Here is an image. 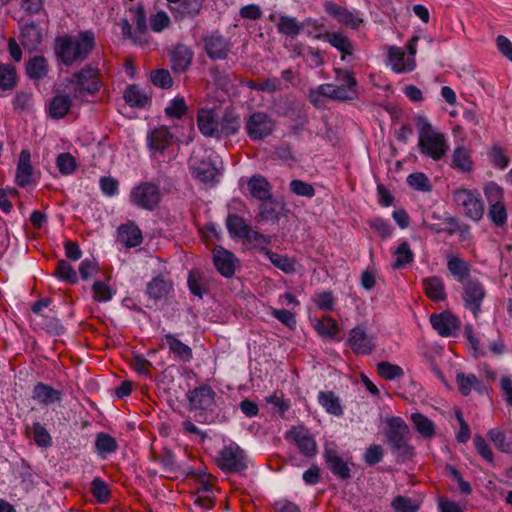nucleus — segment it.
<instances>
[{"instance_id":"e2e57ef3","label":"nucleus","mask_w":512,"mask_h":512,"mask_svg":"<svg viewBox=\"0 0 512 512\" xmlns=\"http://www.w3.org/2000/svg\"><path fill=\"white\" fill-rule=\"evenodd\" d=\"M33 439L39 447L46 448L52 444V438L49 432L39 422L33 424Z\"/></svg>"},{"instance_id":"7c9ffc66","label":"nucleus","mask_w":512,"mask_h":512,"mask_svg":"<svg viewBox=\"0 0 512 512\" xmlns=\"http://www.w3.org/2000/svg\"><path fill=\"white\" fill-rule=\"evenodd\" d=\"M447 268L456 281L462 284L466 283L470 274V265L467 261L455 254H449L447 255Z\"/></svg>"},{"instance_id":"412c9836","label":"nucleus","mask_w":512,"mask_h":512,"mask_svg":"<svg viewBox=\"0 0 512 512\" xmlns=\"http://www.w3.org/2000/svg\"><path fill=\"white\" fill-rule=\"evenodd\" d=\"M288 436L295 442L299 451L307 456L312 457L317 452V445L309 431L304 427H294L288 432Z\"/></svg>"},{"instance_id":"bf43d9fd","label":"nucleus","mask_w":512,"mask_h":512,"mask_svg":"<svg viewBox=\"0 0 512 512\" xmlns=\"http://www.w3.org/2000/svg\"><path fill=\"white\" fill-rule=\"evenodd\" d=\"M407 182L413 189L422 192H429L432 188L428 177L421 172L410 174L407 177Z\"/></svg>"},{"instance_id":"603ef678","label":"nucleus","mask_w":512,"mask_h":512,"mask_svg":"<svg viewBox=\"0 0 512 512\" xmlns=\"http://www.w3.org/2000/svg\"><path fill=\"white\" fill-rule=\"evenodd\" d=\"M239 126L238 118L233 116H223L220 118L216 137L233 135L238 131Z\"/></svg>"},{"instance_id":"39448f33","label":"nucleus","mask_w":512,"mask_h":512,"mask_svg":"<svg viewBox=\"0 0 512 512\" xmlns=\"http://www.w3.org/2000/svg\"><path fill=\"white\" fill-rule=\"evenodd\" d=\"M418 36H413L405 46V49L390 46L387 50V62L391 69L397 73H409L416 68L415 55L417 53Z\"/></svg>"},{"instance_id":"f03ea898","label":"nucleus","mask_w":512,"mask_h":512,"mask_svg":"<svg viewBox=\"0 0 512 512\" xmlns=\"http://www.w3.org/2000/svg\"><path fill=\"white\" fill-rule=\"evenodd\" d=\"M416 128L420 153L435 161L440 160L449 149L445 135L424 116L417 117Z\"/></svg>"},{"instance_id":"dca6fc26","label":"nucleus","mask_w":512,"mask_h":512,"mask_svg":"<svg viewBox=\"0 0 512 512\" xmlns=\"http://www.w3.org/2000/svg\"><path fill=\"white\" fill-rule=\"evenodd\" d=\"M324 458L331 472L340 479L350 477L348 463L340 456L334 443H328L324 449Z\"/></svg>"},{"instance_id":"473e14b6","label":"nucleus","mask_w":512,"mask_h":512,"mask_svg":"<svg viewBox=\"0 0 512 512\" xmlns=\"http://www.w3.org/2000/svg\"><path fill=\"white\" fill-rule=\"evenodd\" d=\"M452 166L465 173L471 172L473 169L471 149L465 146L455 147L452 153Z\"/></svg>"},{"instance_id":"79ce46f5","label":"nucleus","mask_w":512,"mask_h":512,"mask_svg":"<svg viewBox=\"0 0 512 512\" xmlns=\"http://www.w3.org/2000/svg\"><path fill=\"white\" fill-rule=\"evenodd\" d=\"M95 448L101 457L115 452L118 448L117 442L111 435L100 432L96 435Z\"/></svg>"},{"instance_id":"7ed1b4c3","label":"nucleus","mask_w":512,"mask_h":512,"mask_svg":"<svg viewBox=\"0 0 512 512\" xmlns=\"http://www.w3.org/2000/svg\"><path fill=\"white\" fill-rule=\"evenodd\" d=\"M101 86L99 70L89 66L74 73L63 83L64 91L69 93L74 100L79 101H83L88 95L97 93Z\"/></svg>"},{"instance_id":"a211bd4d","label":"nucleus","mask_w":512,"mask_h":512,"mask_svg":"<svg viewBox=\"0 0 512 512\" xmlns=\"http://www.w3.org/2000/svg\"><path fill=\"white\" fill-rule=\"evenodd\" d=\"M213 261L218 272L226 278H230L234 275L236 266L238 265V260L235 255L221 246L214 248Z\"/></svg>"},{"instance_id":"4be33fe9","label":"nucleus","mask_w":512,"mask_h":512,"mask_svg":"<svg viewBox=\"0 0 512 512\" xmlns=\"http://www.w3.org/2000/svg\"><path fill=\"white\" fill-rule=\"evenodd\" d=\"M219 111L214 108H202L198 112L197 123L201 133L208 137L217 136L220 122Z\"/></svg>"},{"instance_id":"9b49d317","label":"nucleus","mask_w":512,"mask_h":512,"mask_svg":"<svg viewBox=\"0 0 512 512\" xmlns=\"http://www.w3.org/2000/svg\"><path fill=\"white\" fill-rule=\"evenodd\" d=\"M308 37L311 39L323 40L337 49L342 55V61H350L355 51L354 44L343 32L313 33L308 30Z\"/></svg>"},{"instance_id":"680f3d73","label":"nucleus","mask_w":512,"mask_h":512,"mask_svg":"<svg viewBox=\"0 0 512 512\" xmlns=\"http://www.w3.org/2000/svg\"><path fill=\"white\" fill-rule=\"evenodd\" d=\"M378 373L386 380H394L404 374L400 366L385 361L378 364Z\"/></svg>"},{"instance_id":"052dcab7","label":"nucleus","mask_w":512,"mask_h":512,"mask_svg":"<svg viewBox=\"0 0 512 512\" xmlns=\"http://www.w3.org/2000/svg\"><path fill=\"white\" fill-rule=\"evenodd\" d=\"M187 111V106L183 97L172 99L165 108V113L170 118H181Z\"/></svg>"},{"instance_id":"a19ab883","label":"nucleus","mask_w":512,"mask_h":512,"mask_svg":"<svg viewBox=\"0 0 512 512\" xmlns=\"http://www.w3.org/2000/svg\"><path fill=\"white\" fill-rule=\"evenodd\" d=\"M171 289L172 284L162 277H155L147 284V294L153 300L165 298Z\"/></svg>"},{"instance_id":"4d7b16f0","label":"nucleus","mask_w":512,"mask_h":512,"mask_svg":"<svg viewBox=\"0 0 512 512\" xmlns=\"http://www.w3.org/2000/svg\"><path fill=\"white\" fill-rule=\"evenodd\" d=\"M56 166L62 175H70L76 169V160L70 153H61L57 156Z\"/></svg>"},{"instance_id":"f3484780","label":"nucleus","mask_w":512,"mask_h":512,"mask_svg":"<svg viewBox=\"0 0 512 512\" xmlns=\"http://www.w3.org/2000/svg\"><path fill=\"white\" fill-rule=\"evenodd\" d=\"M188 400L192 409L211 411L215 403V392L208 385H202L188 394Z\"/></svg>"},{"instance_id":"72a5a7b5","label":"nucleus","mask_w":512,"mask_h":512,"mask_svg":"<svg viewBox=\"0 0 512 512\" xmlns=\"http://www.w3.org/2000/svg\"><path fill=\"white\" fill-rule=\"evenodd\" d=\"M191 61L192 53L189 48L183 44L176 45L171 53L173 70L183 72L190 66Z\"/></svg>"},{"instance_id":"393cba45","label":"nucleus","mask_w":512,"mask_h":512,"mask_svg":"<svg viewBox=\"0 0 512 512\" xmlns=\"http://www.w3.org/2000/svg\"><path fill=\"white\" fill-rule=\"evenodd\" d=\"M142 240L141 230L132 221L120 225L117 229V241L126 248L137 247L142 243Z\"/></svg>"},{"instance_id":"f8f14e48","label":"nucleus","mask_w":512,"mask_h":512,"mask_svg":"<svg viewBox=\"0 0 512 512\" xmlns=\"http://www.w3.org/2000/svg\"><path fill=\"white\" fill-rule=\"evenodd\" d=\"M274 128V120L264 112L253 113L246 122V131L252 140H261L271 135Z\"/></svg>"},{"instance_id":"a878e982","label":"nucleus","mask_w":512,"mask_h":512,"mask_svg":"<svg viewBox=\"0 0 512 512\" xmlns=\"http://www.w3.org/2000/svg\"><path fill=\"white\" fill-rule=\"evenodd\" d=\"M334 72L336 75V86L339 87L340 91L349 96L347 101L356 99L358 97V82L353 72L341 68H335Z\"/></svg>"},{"instance_id":"aec40b11","label":"nucleus","mask_w":512,"mask_h":512,"mask_svg":"<svg viewBox=\"0 0 512 512\" xmlns=\"http://www.w3.org/2000/svg\"><path fill=\"white\" fill-rule=\"evenodd\" d=\"M146 140L151 151L162 153L173 143L174 135L166 126H158L148 132Z\"/></svg>"},{"instance_id":"5fc2aeb1","label":"nucleus","mask_w":512,"mask_h":512,"mask_svg":"<svg viewBox=\"0 0 512 512\" xmlns=\"http://www.w3.org/2000/svg\"><path fill=\"white\" fill-rule=\"evenodd\" d=\"M266 255L273 265L281 269L283 272L291 273L295 271V262L292 259L268 250H266Z\"/></svg>"},{"instance_id":"338daca9","label":"nucleus","mask_w":512,"mask_h":512,"mask_svg":"<svg viewBox=\"0 0 512 512\" xmlns=\"http://www.w3.org/2000/svg\"><path fill=\"white\" fill-rule=\"evenodd\" d=\"M91 491L98 502L105 503L109 497L108 485L101 479L95 478L91 484Z\"/></svg>"},{"instance_id":"8fccbe9b","label":"nucleus","mask_w":512,"mask_h":512,"mask_svg":"<svg viewBox=\"0 0 512 512\" xmlns=\"http://www.w3.org/2000/svg\"><path fill=\"white\" fill-rule=\"evenodd\" d=\"M395 256L396 260L393 264L395 269L402 268L414 260V254L410 249V245L405 241L399 244L395 251Z\"/></svg>"},{"instance_id":"2f4dec72","label":"nucleus","mask_w":512,"mask_h":512,"mask_svg":"<svg viewBox=\"0 0 512 512\" xmlns=\"http://www.w3.org/2000/svg\"><path fill=\"white\" fill-rule=\"evenodd\" d=\"M319 404L324 410L331 415L340 417L343 415L344 410L340 398L331 391H320L317 396Z\"/></svg>"},{"instance_id":"69168bd1","label":"nucleus","mask_w":512,"mask_h":512,"mask_svg":"<svg viewBox=\"0 0 512 512\" xmlns=\"http://www.w3.org/2000/svg\"><path fill=\"white\" fill-rule=\"evenodd\" d=\"M488 436L495 446L502 452L512 453V446L505 441L506 437L502 430L497 428L491 429Z\"/></svg>"},{"instance_id":"4468645a","label":"nucleus","mask_w":512,"mask_h":512,"mask_svg":"<svg viewBox=\"0 0 512 512\" xmlns=\"http://www.w3.org/2000/svg\"><path fill=\"white\" fill-rule=\"evenodd\" d=\"M347 343L356 354L368 355L375 348L374 336L368 334L362 325L354 327L349 332Z\"/></svg>"},{"instance_id":"37998d69","label":"nucleus","mask_w":512,"mask_h":512,"mask_svg":"<svg viewBox=\"0 0 512 512\" xmlns=\"http://www.w3.org/2000/svg\"><path fill=\"white\" fill-rule=\"evenodd\" d=\"M27 75L32 79H42L48 72V64L44 57L36 56L26 64Z\"/></svg>"},{"instance_id":"ddd939ff","label":"nucleus","mask_w":512,"mask_h":512,"mask_svg":"<svg viewBox=\"0 0 512 512\" xmlns=\"http://www.w3.org/2000/svg\"><path fill=\"white\" fill-rule=\"evenodd\" d=\"M485 298V289L477 280H467L463 284V301L465 307L477 318L481 312V305Z\"/></svg>"},{"instance_id":"6e6d98bb","label":"nucleus","mask_w":512,"mask_h":512,"mask_svg":"<svg viewBox=\"0 0 512 512\" xmlns=\"http://www.w3.org/2000/svg\"><path fill=\"white\" fill-rule=\"evenodd\" d=\"M16 84V71L14 67L6 64L0 65V88L11 89Z\"/></svg>"},{"instance_id":"20e7f679","label":"nucleus","mask_w":512,"mask_h":512,"mask_svg":"<svg viewBox=\"0 0 512 512\" xmlns=\"http://www.w3.org/2000/svg\"><path fill=\"white\" fill-rule=\"evenodd\" d=\"M387 425L386 436L393 453L401 457L402 460L410 459L414 454V449L409 444L410 430L408 425L401 417L388 418Z\"/></svg>"},{"instance_id":"864d4df0","label":"nucleus","mask_w":512,"mask_h":512,"mask_svg":"<svg viewBox=\"0 0 512 512\" xmlns=\"http://www.w3.org/2000/svg\"><path fill=\"white\" fill-rule=\"evenodd\" d=\"M171 24V19L165 11H158L149 17V26L153 32L160 33Z\"/></svg>"},{"instance_id":"0e129e2a","label":"nucleus","mask_w":512,"mask_h":512,"mask_svg":"<svg viewBox=\"0 0 512 512\" xmlns=\"http://www.w3.org/2000/svg\"><path fill=\"white\" fill-rule=\"evenodd\" d=\"M33 321L37 324L45 328L48 332L60 335L63 333V326L60 322L54 318L49 316H44V318H33Z\"/></svg>"},{"instance_id":"b1692460","label":"nucleus","mask_w":512,"mask_h":512,"mask_svg":"<svg viewBox=\"0 0 512 512\" xmlns=\"http://www.w3.org/2000/svg\"><path fill=\"white\" fill-rule=\"evenodd\" d=\"M32 398L39 405L48 407L60 403L63 398V393L61 390L54 389L45 383L39 382L33 388Z\"/></svg>"},{"instance_id":"1a4fd4ad","label":"nucleus","mask_w":512,"mask_h":512,"mask_svg":"<svg viewBox=\"0 0 512 512\" xmlns=\"http://www.w3.org/2000/svg\"><path fill=\"white\" fill-rule=\"evenodd\" d=\"M161 199L160 189L157 185L150 182H142L135 186L129 195V200L134 206L152 211Z\"/></svg>"},{"instance_id":"a18cd8bd","label":"nucleus","mask_w":512,"mask_h":512,"mask_svg":"<svg viewBox=\"0 0 512 512\" xmlns=\"http://www.w3.org/2000/svg\"><path fill=\"white\" fill-rule=\"evenodd\" d=\"M411 420L414 424L415 429L424 438H432L435 434V425L426 416L420 413H414L411 415Z\"/></svg>"},{"instance_id":"6ab92c4d","label":"nucleus","mask_w":512,"mask_h":512,"mask_svg":"<svg viewBox=\"0 0 512 512\" xmlns=\"http://www.w3.org/2000/svg\"><path fill=\"white\" fill-rule=\"evenodd\" d=\"M430 322L432 327L443 337L454 335L460 328L459 319L450 312L432 314Z\"/></svg>"},{"instance_id":"9d476101","label":"nucleus","mask_w":512,"mask_h":512,"mask_svg":"<svg viewBox=\"0 0 512 512\" xmlns=\"http://www.w3.org/2000/svg\"><path fill=\"white\" fill-rule=\"evenodd\" d=\"M216 463L225 472H240L247 467L244 451L234 442L219 450Z\"/></svg>"},{"instance_id":"423d86ee","label":"nucleus","mask_w":512,"mask_h":512,"mask_svg":"<svg viewBox=\"0 0 512 512\" xmlns=\"http://www.w3.org/2000/svg\"><path fill=\"white\" fill-rule=\"evenodd\" d=\"M452 197L458 210L467 218L475 222L483 218L485 205L478 190L461 187L453 192Z\"/></svg>"},{"instance_id":"de8ad7c7","label":"nucleus","mask_w":512,"mask_h":512,"mask_svg":"<svg viewBox=\"0 0 512 512\" xmlns=\"http://www.w3.org/2000/svg\"><path fill=\"white\" fill-rule=\"evenodd\" d=\"M124 99L129 105L140 108L144 107L148 101L144 91L135 85H132L125 90Z\"/></svg>"},{"instance_id":"6e6552de","label":"nucleus","mask_w":512,"mask_h":512,"mask_svg":"<svg viewBox=\"0 0 512 512\" xmlns=\"http://www.w3.org/2000/svg\"><path fill=\"white\" fill-rule=\"evenodd\" d=\"M484 195L488 203L487 216L497 227H502L507 222V209L504 204V191L495 182H489L484 186Z\"/></svg>"},{"instance_id":"ea45409f","label":"nucleus","mask_w":512,"mask_h":512,"mask_svg":"<svg viewBox=\"0 0 512 512\" xmlns=\"http://www.w3.org/2000/svg\"><path fill=\"white\" fill-rule=\"evenodd\" d=\"M250 194L261 201L270 200V185L262 176H253L248 182Z\"/></svg>"},{"instance_id":"cd10ccee","label":"nucleus","mask_w":512,"mask_h":512,"mask_svg":"<svg viewBox=\"0 0 512 512\" xmlns=\"http://www.w3.org/2000/svg\"><path fill=\"white\" fill-rule=\"evenodd\" d=\"M72 99L70 94L57 93L47 105L49 117L55 120L62 119L70 110Z\"/></svg>"},{"instance_id":"e433bc0d","label":"nucleus","mask_w":512,"mask_h":512,"mask_svg":"<svg viewBox=\"0 0 512 512\" xmlns=\"http://www.w3.org/2000/svg\"><path fill=\"white\" fill-rule=\"evenodd\" d=\"M422 283L427 297L431 300L442 301L446 298L445 285L440 277H428Z\"/></svg>"},{"instance_id":"f257e3e1","label":"nucleus","mask_w":512,"mask_h":512,"mask_svg":"<svg viewBox=\"0 0 512 512\" xmlns=\"http://www.w3.org/2000/svg\"><path fill=\"white\" fill-rule=\"evenodd\" d=\"M94 46V34L81 32L75 36H61L56 39L55 50L58 58L66 66L84 60Z\"/></svg>"},{"instance_id":"774afa93","label":"nucleus","mask_w":512,"mask_h":512,"mask_svg":"<svg viewBox=\"0 0 512 512\" xmlns=\"http://www.w3.org/2000/svg\"><path fill=\"white\" fill-rule=\"evenodd\" d=\"M392 506L398 512H417L418 510L416 502L413 499L404 496H397L394 498Z\"/></svg>"},{"instance_id":"09e8293b","label":"nucleus","mask_w":512,"mask_h":512,"mask_svg":"<svg viewBox=\"0 0 512 512\" xmlns=\"http://www.w3.org/2000/svg\"><path fill=\"white\" fill-rule=\"evenodd\" d=\"M56 276L68 284H75L78 282V275L72 265L66 260H60L57 263Z\"/></svg>"},{"instance_id":"c756f323","label":"nucleus","mask_w":512,"mask_h":512,"mask_svg":"<svg viewBox=\"0 0 512 512\" xmlns=\"http://www.w3.org/2000/svg\"><path fill=\"white\" fill-rule=\"evenodd\" d=\"M320 97H327L333 100L347 101V94L340 91L336 84L326 83L317 86L309 93L310 100L317 105Z\"/></svg>"},{"instance_id":"5701e85b","label":"nucleus","mask_w":512,"mask_h":512,"mask_svg":"<svg viewBox=\"0 0 512 512\" xmlns=\"http://www.w3.org/2000/svg\"><path fill=\"white\" fill-rule=\"evenodd\" d=\"M204 0H179L169 8L175 20L194 19L202 10Z\"/></svg>"},{"instance_id":"13d9d810","label":"nucleus","mask_w":512,"mask_h":512,"mask_svg":"<svg viewBox=\"0 0 512 512\" xmlns=\"http://www.w3.org/2000/svg\"><path fill=\"white\" fill-rule=\"evenodd\" d=\"M93 298L99 302H107L112 299L115 291L105 282L96 281L93 286Z\"/></svg>"},{"instance_id":"f704fd0d","label":"nucleus","mask_w":512,"mask_h":512,"mask_svg":"<svg viewBox=\"0 0 512 512\" xmlns=\"http://www.w3.org/2000/svg\"><path fill=\"white\" fill-rule=\"evenodd\" d=\"M163 342L165 345L168 346L171 353L174 354V356L183 362H188L192 358V350L191 348L182 343L178 338H176L174 335L167 334L163 338Z\"/></svg>"},{"instance_id":"4c0bfd02","label":"nucleus","mask_w":512,"mask_h":512,"mask_svg":"<svg viewBox=\"0 0 512 512\" xmlns=\"http://www.w3.org/2000/svg\"><path fill=\"white\" fill-rule=\"evenodd\" d=\"M277 29L279 33L294 39L303 31V22L295 17L282 15L277 22Z\"/></svg>"},{"instance_id":"49530a36","label":"nucleus","mask_w":512,"mask_h":512,"mask_svg":"<svg viewBox=\"0 0 512 512\" xmlns=\"http://www.w3.org/2000/svg\"><path fill=\"white\" fill-rule=\"evenodd\" d=\"M459 391L462 395L467 396L473 390L479 389L480 381L474 374L458 373L456 376Z\"/></svg>"},{"instance_id":"2eb2a0df","label":"nucleus","mask_w":512,"mask_h":512,"mask_svg":"<svg viewBox=\"0 0 512 512\" xmlns=\"http://www.w3.org/2000/svg\"><path fill=\"white\" fill-rule=\"evenodd\" d=\"M324 9L325 12L336 19L338 23L351 29H357L363 23V19L359 11H349L334 2H325Z\"/></svg>"},{"instance_id":"bb28decb","label":"nucleus","mask_w":512,"mask_h":512,"mask_svg":"<svg viewBox=\"0 0 512 512\" xmlns=\"http://www.w3.org/2000/svg\"><path fill=\"white\" fill-rule=\"evenodd\" d=\"M205 50L212 59H224L229 52V43L221 35L213 33L204 39Z\"/></svg>"},{"instance_id":"0eeeda50","label":"nucleus","mask_w":512,"mask_h":512,"mask_svg":"<svg viewBox=\"0 0 512 512\" xmlns=\"http://www.w3.org/2000/svg\"><path fill=\"white\" fill-rule=\"evenodd\" d=\"M204 156L194 152L189 161V167L193 176L202 182L217 181L220 175L221 161L213 151H205Z\"/></svg>"},{"instance_id":"c03bdc74","label":"nucleus","mask_w":512,"mask_h":512,"mask_svg":"<svg viewBox=\"0 0 512 512\" xmlns=\"http://www.w3.org/2000/svg\"><path fill=\"white\" fill-rule=\"evenodd\" d=\"M226 224L232 237L244 239L251 229L243 218L236 215H229Z\"/></svg>"},{"instance_id":"58836bf2","label":"nucleus","mask_w":512,"mask_h":512,"mask_svg":"<svg viewBox=\"0 0 512 512\" xmlns=\"http://www.w3.org/2000/svg\"><path fill=\"white\" fill-rule=\"evenodd\" d=\"M312 326L315 331L323 338H333L339 332L338 323L330 316H324L321 319H313Z\"/></svg>"},{"instance_id":"c9c22d12","label":"nucleus","mask_w":512,"mask_h":512,"mask_svg":"<svg viewBox=\"0 0 512 512\" xmlns=\"http://www.w3.org/2000/svg\"><path fill=\"white\" fill-rule=\"evenodd\" d=\"M43 39L41 29L34 23L26 24L21 31L22 45L32 51L35 50Z\"/></svg>"},{"instance_id":"3c124183","label":"nucleus","mask_w":512,"mask_h":512,"mask_svg":"<svg viewBox=\"0 0 512 512\" xmlns=\"http://www.w3.org/2000/svg\"><path fill=\"white\" fill-rule=\"evenodd\" d=\"M318 309L322 311H333L336 299L331 291L316 292L312 298Z\"/></svg>"},{"instance_id":"c85d7f7f","label":"nucleus","mask_w":512,"mask_h":512,"mask_svg":"<svg viewBox=\"0 0 512 512\" xmlns=\"http://www.w3.org/2000/svg\"><path fill=\"white\" fill-rule=\"evenodd\" d=\"M30 160V152L28 150H22L19 155L15 176L16 183L21 187H25L32 182L33 167Z\"/></svg>"}]
</instances>
